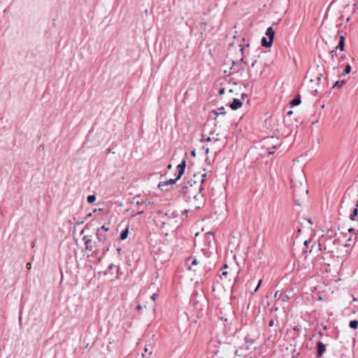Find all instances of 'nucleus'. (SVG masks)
I'll list each match as a JSON object with an SVG mask.
<instances>
[{
    "label": "nucleus",
    "mask_w": 358,
    "mask_h": 358,
    "mask_svg": "<svg viewBox=\"0 0 358 358\" xmlns=\"http://www.w3.org/2000/svg\"><path fill=\"white\" fill-rule=\"evenodd\" d=\"M173 213H163L162 211H159L158 213V220L161 223V227L162 228L165 227L166 224H169V221L171 220V215Z\"/></svg>",
    "instance_id": "4"
},
{
    "label": "nucleus",
    "mask_w": 358,
    "mask_h": 358,
    "mask_svg": "<svg viewBox=\"0 0 358 358\" xmlns=\"http://www.w3.org/2000/svg\"><path fill=\"white\" fill-rule=\"evenodd\" d=\"M358 215V200L356 202V207L353 210L352 213L350 215V218L352 220H355L356 217Z\"/></svg>",
    "instance_id": "16"
},
{
    "label": "nucleus",
    "mask_w": 358,
    "mask_h": 358,
    "mask_svg": "<svg viewBox=\"0 0 358 358\" xmlns=\"http://www.w3.org/2000/svg\"><path fill=\"white\" fill-rule=\"evenodd\" d=\"M268 153H269L270 155L273 154V153H274V151H273V150H272V151L269 150V151H268Z\"/></svg>",
    "instance_id": "44"
},
{
    "label": "nucleus",
    "mask_w": 358,
    "mask_h": 358,
    "mask_svg": "<svg viewBox=\"0 0 358 358\" xmlns=\"http://www.w3.org/2000/svg\"><path fill=\"white\" fill-rule=\"evenodd\" d=\"M351 241H352V238H349L348 239V242L351 243Z\"/></svg>",
    "instance_id": "47"
},
{
    "label": "nucleus",
    "mask_w": 358,
    "mask_h": 358,
    "mask_svg": "<svg viewBox=\"0 0 358 358\" xmlns=\"http://www.w3.org/2000/svg\"><path fill=\"white\" fill-rule=\"evenodd\" d=\"M171 167H172L171 164H169V165H168V169H171Z\"/></svg>",
    "instance_id": "46"
},
{
    "label": "nucleus",
    "mask_w": 358,
    "mask_h": 358,
    "mask_svg": "<svg viewBox=\"0 0 358 358\" xmlns=\"http://www.w3.org/2000/svg\"><path fill=\"white\" fill-rule=\"evenodd\" d=\"M326 350L325 345L320 341L317 343V357H321Z\"/></svg>",
    "instance_id": "11"
},
{
    "label": "nucleus",
    "mask_w": 358,
    "mask_h": 358,
    "mask_svg": "<svg viewBox=\"0 0 358 358\" xmlns=\"http://www.w3.org/2000/svg\"><path fill=\"white\" fill-rule=\"evenodd\" d=\"M191 155L193 156V157H195L196 156V150H192L191 152Z\"/></svg>",
    "instance_id": "35"
},
{
    "label": "nucleus",
    "mask_w": 358,
    "mask_h": 358,
    "mask_svg": "<svg viewBox=\"0 0 358 358\" xmlns=\"http://www.w3.org/2000/svg\"><path fill=\"white\" fill-rule=\"evenodd\" d=\"M266 35L268 36V40L271 41H273L274 36H275V31L273 29L270 27H268L266 31Z\"/></svg>",
    "instance_id": "13"
},
{
    "label": "nucleus",
    "mask_w": 358,
    "mask_h": 358,
    "mask_svg": "<svg viewBox=\"0 0 358 358\" xmlns=\"http://www.w3.org/2000/svg\"><path fill=\"white\" fill-rule=\"evenodd\" d=\"M344 47H345V37L343 36H340L339 43H338V46L336 47V49H338L341 51H343Z\"/></svg>",
    "instance_id": "14"
},
{
    "label": "nucleus",
    "mask_w": 358,
    "mask_h": 358,
    "mask_svg": "<svg viewBox=\"0 0 358 358\" xmlns=\"http://www.w3.org/2000/svg\"><path fill=\"white\" fill-rule=\"evenodd\" d=\"M292 111H289V112H288V115H290V114H292Z\"/></svg>",
    "instance_id": "50"
},
{
    "label": "nucleus",
    "mask_w": 358,
    "mask_h": 358,
    "mask_svg": "<svg viewBox=\"0 0 358 358\" xmlns=\"http://www.w3.org/2000/svg\"><path fill=\"white\" fill-rule=\"evenodd\" d=\"M261 43L263 47L269 48L272 45L273 42L270 40H267L266 38L263 37L261 40Z\"/></svg>",
    "instance_id": "15"
},
{
    "label": "nucleus",
    "mask_w": 358,
    "mask_h": 358,
    "mask_svg": "<svg viewBox=\"0 0 358 358\" xmlns=\"http://www.w3.org/2000/svg\"><path fill=\"white\" fill-rule=\"evenodd\" d=\"M235 355L238 356V350H236L235 351Z\"/></svg>",
    "instance_id": "45"
},
{
    "label": "nucleus",
    "mask_w": 358,
    "mask_h": 358,
    "mask_svg": "<svg viewBox=\"0 0 358 358\" xmlns=\"http://www.w3.org/2000/svg\"><path fill=\"white\" fill-rule=\"evenodd\" d=\"M205 152H206V154H208L209 152V148H206L205 149Z\"/></svg>",
    "instance_id": "38"
},
{
    "label": "nucleus",
    "mask_w": 358,
    "mask_h": 358,
    "mask_svg": "<svg viewBox=\"0 0 358 358\" xmlns=\"http://www.w3.org/2000/svg\"><path fill=\"white\" fill-rule=\"evenodd\" d=\"M262 284V280H259V282H258V285L256 287V288L255 289L254 292H257L258 290V289L259 288L260 285Z\"/></svg>",
    "instance_id": "28"
},
{
    "label": "nucleus",
    "mask_w": 358,
    "mask_h": 358,
    "mask_svg": "<svg viewBox=\"0 0 358 358\" xmlns=\"http://www.w3.org/2000/svg\"><path fill=\"white\" fill-rule=\"evenodd\" d=\"M186 167V162L185 160H182V162L177 166V169L178 170V178H180L184 174L185 169Z\"/></svg>",
    "instance_id": "10"
},
{
    "label": "nucleus",
    "mask_w": 358,
    "mask_h": 358,
    "mask_svg": "<svg viewBox=\"0 0 358 358\" xmlns=\"http://www.w3.org/2000/svg\"><path fill=\"white\" fill-rule=\"evenodd\" d=\"M265 145L268 146H272V148L275 149L279 145L280 141L278 138H275L273 136L268 137L264 139Z\"/></svg>",
    "instance_id": "7"
},
{
    "label": "nucleus",
    "mask_w": 358,
    "mask_h": 358,
    "mask_svg": "<svg viewBox=\"0 0 358 358\" xmlns=\"http://www.w3.org/2000/svg\"><path fill=\"white\" fill-rule=\"evenodd\" d=\"M27 268L28 269H31V264L30 262H29V263H27Z\"/></svg>",
    "instance_id": "32"
},
{
    "label": "nucleus",
    "mask_w": 358,
    "mask_h": 358,
    "mask_svg": "<svg viewBox=\"0 0 358 358\" xmlns=\"http://www.w3.org/2000/svg\"><path fill=\"white\" fill-rule=\"evenodd\" d=\"M246 96V94L243 93L241 94V98L243 99Z\"/></svg>",
    "instance_id": "37"
},
{
    "label": "nucleus",
    "mask_w": 358,
    "mask_h": 358,
    "mask_svg": "<svg viewBox=\"0 0 358 358\" xmlns=\"http://www.w3.org/2000/svg\"><path fill=\"white\" fill-rule=\"evenodd\" d=\"M219 110L220 112L217 113V112H215V115L217 116L219 114H224L225 113V110H224V107H222L220 108H219Z\"/></svg>",
    "instance_id": "25"
},
{
    "label": "nucleus",
    "mask_w": 358,
    "mask_h": 358,
    "mask_svg": "<svg viewBox=\"0 0 358 358\" xmlns=\"http://www.w3.org/2000/svg\"><path fill=\"white\" fill-rule=\"evenodd\" d=\"M203 196L202 198H197V196L194 198V196H192L191 199H187L186 201L188 202L194 209H199L203 203Z\"/></svg>",
    "instance_id": "5"
},
{
    "label": "nucleus",
    "mask_w": 358,
    "mask_h": 358,
    "mask_svg": "<svg viewBox=\"0 0 358 358\" xmlns=\"http://www.w3.org/2000/svg\"><path fill=\"white\" fill-rule=\"evenodd\" d=\"M157 294H153L151 296V299H152V301H155V300H156V299H157Z\"/></svg>",
    "instance_id": "29"
},
{
    "label": "nucleus",
    "mask_w": 358,
    "mask_h": 358,
    "mask_svg": "<svg viewBox=\"0 0 358 358\" xmlns=\"http://www.w3.org/2000/svg\"><path fill=\"white\" fill-rule=\"evenodd\" d=\"M141 308H142V307H141V305H138V306H136V309H137L138 310H141Z\"/></svg>",
    "instance_id": "36"
},
{
    "label": "nucleus",
    "mask_w": 358,
    "mask_h": 358,
    "mask_svg": "<svg viewBox=\"0 0 358 358\" xmlns=\"http://www.w3.org/2000/svg\"><path fill=\"white\" fill-rule=\"evenodd\" d=\"M242 106V102L238 99H234L232 103L230 104V108L232 110H237Z\"/></svg>",
    "instance_id": "12"
},
{
    "label": "nucleus",
    "mask_w": 358,
    "mask_h": 358,
    "mask_svg": "<svg viewBox=\"0 0 358 358\" xmlns=\"http://www.w3.org/2000/svg\"><path fill=\"white\" fill-rule=\"evenodd\" d=\"M206 173L201 175V180L197 182L195 178L196 175H194V178H191L186 181L181 189V193L185 199V201L188 199H191L192 196L196 198H202L203 194H201L202 183L205 180Z\"/></svg>",
    "instance_id": "1"
},
{
    "label": "nucleus",
    "mask_w": 358,
    "mask_h": 358,
    "mask_svg": "<svg viewBox=\"0 0 358 358\" xmlns=\"http://www.w3.org/2000/svg\"><path fill=\"white\" fill-rule=\"evenodd\" d=\"M132 205L139 206V208L138 209L137 213L132 215V217H135L136 215H141V214L143 213L144 209L141 208V207L143 206V204H132Z\"/></svg>",
    "instance_id": "20"
},
{
    "label": "nucleus",
    "mask_w": 358,
    "mask_h": 358,
    "mask_svg": "<svg viewBox=\"0 0 358 358\" xmlns=\"http://www.w3.org/2000/svg\"><path fill=\"white\" fill-rule=\"evenodd\" d=\"M179 179L180 178H178V175H177L176 178H174V179H169V180H166V181L160 182L158 184V188L159 189H161L162 191H166V190H167L166 187L168 185L175 184Z\"/></svg>",
    "instance_id": "6"
},
{
    "label": "nucleus",
    "mask_w": 358,
    "mask_h": 358,
    "mask_svg": "<svg viewBox=\"0 0 358 358\" xmlns=\"http://www.w3.org/2000/svg\"><path fill=\"white\" fill-rule=\"evenodd\" d=\"M128 234H129V229L127 228V229H124L123 231H122V232L120 234V238L121 240H125L128 237Z\"/></svg>",
    "instance_id": "18"
},
{
    "label": "nucleus",
    "mask_w": 358,
    "mask_h": 358,
    "mask_svg": "<svg viewBox=\"0 0 358 358\" xmlns=\"http://www.w3.org/2000/svg\"><path fill=\"white\" fill-rule=\"evenodd\" d=\"M300 103H301V97H300V95L298 94L291 101L290 104H291V106L293 107V106L299 105Z\"/></svg>",
    "instance_id": "17"
},
{
    "label": "nucleus",
    "mask_w": 358,
    "mask_h": 358,
    "mask_svg": "<svg viewBox=\"0 0 358 358\" xmlns=\"http://www.w3.org/2000/svg\"><path fill=\"white\" fill-rule=\"evenodd\" d=\"M350 20V17H348L347 18V22H348Z\"/></svg>",
    "instance_id": "51"
},
{
    "label": "nucleus",
    "mask_w": 358,
    "mask_h": 358,
    "mask_svg": "<svg viewBox=\"0 0 358 358\" xmlns=\"http://www.w3.org/2000/svg\"><path fill=\"white\" fill-rule=\"evenodd\" d=\"M330 53H331V57H332V59H334V56H335V55H336V52H335V50H331Z\"/></svg>",
    "instance_id": "30"
},
{
    "label": "nucleus",
    "mask_w": 358,
    "mask_h": 358,
    "mask_svg": "<svg viewBox=\"0 0 358 358\" xmlns=\"http://www.w3.org/2000/svg\"><path fill=\"white\" fill-rule=\"evenodd\" d=\"M241 62H243V57L241 59Z\"/></svg>",
    "instance_id": "52"
},
{
    "label": "nucleus",
    "mask_w": 358,
    "mask_h": 358,
    "mask_svg": "<svg viewBox=\"0 0 358 358\" xmlns=\"http://www.w3.org/2000/svg\"><path fill=\"white\" fill-rule=\"evenodd\" d=\"M206 141L207 142H209V141H213L214 142H217L218 141V138H211V137H208L207 138L205 139Z\"/></svg>",
    "instance_id": "26"
},
{
    "label": "nucleus",
    "mask_w": 358,
    "mask_h": 358,
    "mask_svg": "<svg viewBox=\"0 0 358 358\" xmlns=\"http://www.w3.org/2000/svg\"><path fill=\"white\" fill-rule=\"evenodd\" d=\"M131 204H143L145 206H147L150 203V201L147 199H144L143 198H141L140 196H136L133 198L131 201Z\"/></svg>",
    "instance_id": "9"
},
{
    "label": "nucleus",
    "mask_w": 358,
    "mask_h": 358,
    "mask_svg": "<svg viewBox=\"0 0 358 358\" xmlns=\"http://www.w3.org/2000/svg\"><path fill=\"white\" fill-rule=\"evenodd\" d=\"M349 327L351 328V329H357V327H358V321L355 320H351L349 323Z\"/></svg>",
    "instance_id": "19"
},
{
    "label": "nucleus",
    "mask_w": 358,
    "mask_h": 358,
    "mask_svg": "<svg viewBox=\"0 0 358 358\" xmlns=\"http://www.w3.org/2000/svg\"><path fill=\"white\" fill-rule=\"evenodd\" d=\"M96 200V196L94 194H92L87 196V201L89 203H93Z\"/></svg>",
    "instance_id": "23"
},
{
    "label": "nucleus",
    "mask_w": 358,
    "mask_h": 358,
    "mask_svg": "<svg viewBox=\"0 0 358 358\" xmlns=\"http://www.w3.org/2000/svg\"><path fill=\"white\" fill-rule=\"evenodd\" d=\"M269 324V326H270V327L273 326V325H274V321H273V320H271L269 322V324Z\"/></svg>",
    "instance_id": "33"
},
{
    "label": "nucleus",
    "mask_w": 358,
    "mask_h": 358,
    "mask_svg": "<svg viewBox=\"0 0 358 358\" xmlns=\"http://www.w3.org/2000/svg\"><path fill=\"white\" fill-rule=\"evenodd\" d=\"M321 76H322V75L319 76L317 78V80H320Z\"/></svg>",
    "instance_id": "48"
},
{
    "label": "nucleus",
    "mask_w": 358,
    "mask_h": 358,
    "mask_svg": "<svg viewBox=\"0 0 358 358\" xmlns=\"http://www.w3.org/2000/svg\"><path fill=\"white\" fill-rule=\"evenodd\" d=\"M244 87H248V84H244Z\"/></svg>",
    "instance_id": "49"
},
{
    "label": "nucleus",
    "mask_w": 358,
    "mask_h": 358,
    "mask_svg": "<svg viewBox=\"0 0 358 358\" xmlns=\"http://www.w3.org/2000/svg\"><path fill=\"white\" fill-rule=\"evenodd\" d=\"M257 62V60H255L252 63V66H255V64Z\"/></svg>",
    "instance_id": "41"
},
{
    "label": "nucleus",
    "mask_w": 358,
    "mask_h": 358,
    "mask_svg": "<svg viewBox=\"0 0 358 358\" xmlns=\"http://www.w3.org/2000/svg\"><path fill=\"white\" fill-rule=\"evenodd\" d=\"M224 93V88H222L219 90V94H223Z\"/></svg>",
    "instance_id": "31"
},
{
    "label": "nucleus",
    "mask_w": 358,
    "mask_h": 358,
    "mask_svg": "<svg viewBox=\"0 0 358 358\" xmlns=\"http://www.w3.org/2000/svg\"><path fill=\"white\" fill-rule=\"evenodd\" d=\"M189 210H185L183 213V214H185L186 215H187V213H188Z\"/></svg>",
    "instance_id": "42"
},
{
    "label": "nucleus",
    "mask_w": 358,
    "mask_h": 358,
    "mask_svg": "<svg viewBox=\"0 0 358 358\" xmlns=\"http://www.w3.org/2000/svg\"><path fill=\"white\" fill-rule=\"evenodd\" d=\"M97 229H100V231H108L110 229H109V227H107L105 225H103L100 228H98Z\"/></svg>",
    "instance_id": "24"
},
{
    "label": "nucleus",
    "mask_w": 358,
    "mask_h": 358,
    "mask_svg": "<svg viewBox=\"0 0 358 358\" xmlns=\"http://www.w3.org/2000/svg\"><path fill=\"white\" fill-rule=\"evenodd\" d=\"M351 71V66L350 64H348L346 66H345V69L343 71V73H342V76H346L347 74L350 73Z\"/></svg>",
    "instance_id": "21"
},
{
    "label": "nucleus",
    "mask_w": 358,
    "mask_h": 358,
    "mask_svg": "<svg viewBox=\"0 0 358 358\" xmlns=\"http://www.w3.org/2000/svg\"><path fill=\"white\" fill-rule=\"evenodd\" d=\"M199 264V262L195 257H189L185 260V266L187 269L195 271L194 268V266H196Z\"/></svg>",
    "instance_id": "8"
},
{
    "label": "nucleus",
    "mask_w": 358,
    "mask_h": 358,
    "mask_svg": "<svg viewBox=\"0 0 358 358\" xmlns=\"http://www.w3.org/2000/svg\"><path fill=\"white\" fill-rule=\"evenodd\" d=\"M96 239L99 242V246L100 248H103L105 250H108L109 241L106 234L100 229H96Z\"/></svg>",
    "instance_id": "3"
},
{
    "label": "nucleus",
    "mask_w": 358,
    "mask_h": 358,
    "mask_svg": "<svg viewBox=\"0 0 358 358\" xmlns=\"http://www.w3.org/2000/svg\"><path fill=\"white\" fill-rule=\"evenodd\" d=\"M310 243V240L305 241V242H304V245H305L306 246H307Z\"/></svg>",
    "instance_id": "34"
},
{
    "label": "nucleus",
    "mask_w": 358,
    "mask_h": 358,
    "mask_svg": "<svg viewBox=\"0 0 358 358\" xmlns=\"http://www.w3.org/2000/svg\"><path fill=\"white\" fill-rule=\"evenodd\" d=\"M144 352H148L149 355H150L152 354V350L148 347L145 348Z\"/></svg>",
    "instance_id": "27"
},
{
    "label": "nucleus",
    "mask_w": 358,
    "mask_h": 358,
    "mask_svg": "<svg viewBox=\"0 0 358 358\" xmlns=\"http://www.w3.org/2000/svg\"><path fill=\"white\" fill-rule=\"evenodd\" d=\"M83 241H85L86 250L93 251L94 252H99L100 251L105 250L103 248H99L98 241H94L90 237L87 236H85L83 237Z\"/></svg>",
    "instance_id": "2"
},
{
    "label": "nucleus",
    "mask_w": 358,
    "mask_h": 358,
    "mask_svg": "<svg viewBox=\"0 0 358 358\" xmlns=\"http://www.w3.org/2000/svg\"><path fill=\"white\" fill-rule=\"evenodd\" d=\"M227 275V271H222V275Z\"/></svg>",
    "instance_id": "39"
},
{
    "label": "nucleus",
    "mask_w": 358,
    "mask_h": 358,
    "mask_svg": "<svg viewBox=\"0 0 358 358\" xmlns=\"http://www.w3.org/2000/svg\"><path fill=\"white\" fill-rule=\"evenodd\" d=\"M355 231V229H354L353 228H350V229H348V231H349V232H352V231Z\"/></svg>",
    "instance_id": "40"
},
{
    "label": "nucleus",
    "mask_w": 358,
    "mask_h": 358,
    "mask_svg": "<svg viewBox=\"0 0 358 358\" xmlns=\"http://www.w3.org/2000/svg\"><path fill=\"white\" fill-rule=\"evenodd\" d=\"M278 292H276L275 294V296L274 297L276 299L278 297Z\"/></svg>",
    "instance_id": "43"
},
{
    "label": "nucleus",
    "mask_w": 358,
    "mask_h": 358,
    "mask_svg": "<svg viewBox=\"0 0 358 358\" xmlns=\"http://www.w3.org/2000/svg\"><path fill=\"white\" fill-rule=\"evenodd\" d=\"M345 80L336 81L334 85V87L341 88L345 84Z\"/></svg>",
    "instance_id": "22"
}]
</instances>
